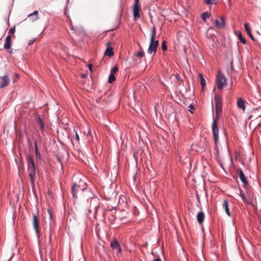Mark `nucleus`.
Returning <instances> with one entry per match:
<instances>
[{
	"instance_id": "nucleus-14",
	"label": "nucleus",
	"mask_w": 261,
	"mask_h": 261,
	"mask_svg": "<svg viewBox=\"0 0 261 261\" xmlns=\"http://www.w3.org/2000/svg\"><path fill=\"white\" fill-rule=\"evenodd\" d=\"M28 168L29 167H35V165L32 156L29 155L27 158Z\"/></svg>"
},
{
	"instance_id": "nucleus-8",
	"label": "nucleus",
	"mask_w": 261,
	"mask_h": 261,
	"mask_svg": "<svg viewBox=\"0 0 261 261\" xmlns=\"http://www.w3.org/2000/svg\"><path fill=\"white\" fill-rule=\"evenodd\" d=\"M111 247L113 249H115L118 253L121 252V248L119 242L116 240H114L111 243Z\"/></svg>"
},
{
	"instance_id": "nucleus-46",
	"label": "nucleus",
	"mask_w": 261,
	"mask_h": 261,
	"mask_svg": "<svg viewBox=\"0 0 261 261\" xmlns=\"http://www.w3.org/2000/svg\"><path fill=\"white\" fill-rule=\"evenodd\" d=\"M220 166H221L222 168H223V165H222V163H220Z\"/></svg>"
},
{
	"instance_id": "nucleus-11",
	"label": "nucleus",
	"mask_w": 261,
	"mask_h": 261,
	"mask_svg": "<svg viewBox=\"0 0 261 261\" xmlns=\"http://www.w3.org/2000/svg\"><path fill=\"white\" fill-rule=\"evenodd\" d=\"M215 24L218 28H223L225 26L224 19L223 17H221L220 19L215 20Z\"/></svg>"
},
{
	"instance_id": "nucleus-29",
	"label": "nucleus",
	"mask_w": 261,
	"mask_h": 261,
	"mask_svg": "<svg viewBox=\"0 0 261 261\" xmlns=\"http://www.w3.org/2000/svg\"><path fill=\"white\" fill-rule=\"evenodd\" d=\"M156 35V30L154 27H153L151 30V34L150 39H154Z\"/></svg>"
},
{
	"instance_id": "nucleus-9",
	"label": "nucleus",
	"mask_w": 261,
	"mask_h": 261,
	"mask_svg": "<svg viewBox=\"0 0 261 261\" xmlns=\"http://www.w3.org/2000/svg\"><path fill=\"white\" fill-rule=\"evenodd\" d=\"M106 45L107 46V48L105 51V55L112 57L114 55V52L113 48L110 46L111 45V43L110 42H107L106 43Z\"/></svg>"
},
{
	"instance_id": "nucleus-30",
	"label": "nucleus",
	"mask_w": 261,
	"mask_h": 261,
	"mask_svg": "<svg viewBox=\"0 0 261 261\" xmlns=\"http://www.w3.org/2000/svg\"><path fill=\"white\" fill-rule=\"evenodd\" d=\"M95 201H97V200H93V204H94V203H95ZM99 207V203H98V204H97V205H95V206L94 205V204H93V209H94V212H95V214H96V213H97V210H98V207Z\"/></svg>"
},
{
	"instance_id": "nucleus-33",
	"label": "nucleus",
	"mask_w": 261,
	"mask_h": 261,
	"mask_svg": "<svg viewBox=\"0 0 261 261\" xmlns=\"http://www.w3.org/2000/svg\"><path fill=\"white\" fill-rule=\"evenodd\" d=\"M136 55L137 57H138L139 58L142 57L144 55V52H143V50L142 49L141 50H140L138 52H137Z\"/></svg>"
},
{
	"instance_id": "nucleus-21",
	"label": "nucleus",
	"mask_w": 261,
	"mask_h": 261,
	"mask_svg": "<svg viewBox=\"0 0 261 261\" xmlns=\"http://www.w3.org/2000/svg\"><path fill=\"white\" fill-rule=\"evenodd\" d=\"M84 34V32H80V35H79V38L76 37L75 34V35L72 36L73 39L74 41H77V42L82 41Z\"/></svg>"
},
{
	"instance_id": "nucleus-28",
	"label": "nucleus",
	"mask_w": 261,
	"mask_h": 261,
	"mask_svg": "<svg viewBox=\"0 0 261 261\" xmlns=\"http://www.w3.org/2000/svg\"><path fill=\"white\" fill-rule=\"evenodd\" d=\"M239 39L240 41L244 44H246V39L243 36H242V34L240 33L239 35Z\"/></svg>"
},
{
	"instance_id": "nucleus-22",
	"label": "nucleus",
	"mask_w": 261,
	"mask_h": 261,
	"mask_svg": "<svg viewBox=\"0 0 261 261\" xmlns=\"http://www.w3.org/2000/svg\"><path fill=\"white\" fill-rule=\"evenodd\" d=\"M199 77H200V84L202 86V90H204V87L206 86V82H205L204 77H203V75L202 74H199Z\"/></svg>"
},
{
	"instance_id": "nucleus-23",
	"label": "nucleus",
	"mask_w": 261,
	"mask_h": 261,
	"mask_svg": "<svg viewBox=\"0 0 261 261\" xmlns=\"http://www.w3.org/2000/svg\"><path fill=\"white\" fill-rule=\"evenodd\" d=\"M37 121H38V122L39 124V126L40 127V129L42 131L44 130V123H43V120L41 118L38 117L37 119Z\"/></svg>"
},
{
	"instance_id": "nucleus-24",
	"label": "nucleus",
	"mask_w": 261,
	"mask_h": 261,
	"mask_svg": "<svg viewBox=\"0 0 261 261\" xmlns=\"http://www.w3.org/2000/svg\"><path fill=\"white\" fill-rule=\"evenodd\" d=\"M204 2L207 5H216L217 0H204Z\"/></svg>"
},
{
	"instance_id": "nucleus-19",
	"label": "nucleus",
	"mask_w": 261,
	"mask_h": 261,
	"mask_svg": "<svg viewBox=\"0 0 261 261\" xmlns=\"http://www.w3.org/2000/svg\"><path fill=\"white\" fill-rule=\"evenodd\" d=\"M215 107L222 106V98L220 96L215 97Z\"/></svg>"
},
{
	"instance_id": "nucleus-42",
	"label": "nucleus",
	"mask_w": 261,
	"mask_h": 261,
	"mask_svg": "<svg viewBox=\"0 0 261 261\" xmlns=\"http://www.w3.org/2000/svg\"><path fill=\"white\" fill-rule=\"evenodd\" d=\"M71 29L73 30H74L73 26L72 25V24L71 23ZM75 33H76V32L77 31V29H75Z\"/></svg>"
},
{
	"instance_id": "nucleus-13",
	"label": "nucleus",
	"mask_w": 261,
	"mask_h": 261,
	"mask_svg": "<svg viewBox=\"0 0 261 261\" xmlns=\"http://www.w3.org/2000/svg\"><path fill=\"white\" fill-rule=\"evenodd\" d=\"M11 46V37L10 35L7 36L6 38V42L4 44V48L7 49H10Z\"/></svg>"
},
{
	"instance_id": "nucleus-41",
	"label": "nucleus",
	"mask_w": 261,
	"mask_h": 261,
	"mask_svg": "<svg viewBox=\"0 0 261 261\" xmlns=\"http://www.w3.org/2000/svg\"><path fill=\"white\" fill-rule=\"evenodd\" d=\"M92 205V201H91V202H90V209H89V212H90V213H91V211H92V205Z\"/></svg>"
},
{
	"instance_id": "nucleus-32",
	"label": "nucleus",
	"mask_w": 261,
	"mask_h": 261,
	"mask_svg": "<svg viewBox=\"0 0 261 261\" xmlns=\"http://www.w3.org/2000/svg\"><path fill=\"white\" fill-rule=\"evenodd\" d=\"M162 48L163 50H166L167 49V47L166 45V42L165 41H164L162 42Z\"/></svg>"
},
{
	"instance_id": "nucleus-47",
	"label": "nucleus",
	"mask_w": 261,
	"mask_h": 261,
	"mask_svg": "<svg viewBox=\"0 0 261 261\" xmlns=\"http://www.w3.org/2000/svg\"><path fill=\"white\" fill-rule=\"evenodd\" d=\"M135 2H136L137 3H138V2H139V0H135Z\"/></svg>"
},
{
	"instance_id": "nucleus-39",
	"label": "nucleus",
	"mask_w": 261,
	"mask_h": 261,
	"mask_svg": "<svg viewBox=\"0 0 261 261\" xmlns=\"http://www.w3.org/2000/svg\"><path fill=\"white\" fill-rule=\"evenodd\" d=\"M75 137H76V140L79 142V141H80V137H79V135L77 134V133H76V132Z\"/></svg>"
},
{
	"instance_id": "nucleus-36",
	"label": "nucleus",
	"mask_w": 261,
	"mask_h": 261,
	"mask_svg": "<svg viewBox=\"0 0 261 261\" xmlns=\"http://www.w3.org/2000/svg\"><path fill=\"white\" fill-rule=\"evenodd\" d=\"M189 108H190V109H189V111H191L192 113H193V112L191 111V110H194V105H190L189 107Z\"/></svg>"
},
{
	"instance_id": "nucleus-45",
	"label": "nucleus",
	"mask_w": 261,
	"mask_h": 261,
	"mask_svg": "<svg viewBox=\"0 0 261 261\" xmlns=\"http://www.w3.org/2000/svg\"><path fill=\"white\" fill-rule=\"evenodd\" d=\"M81 77H82V78H85V77H86V74L82 75Z\"/></svg>"
},
{
	"instance_id": "nucleus-12",
	"label": "nucleus",
	"mask_w": 261,
	"mask_h": 261,
	"mask_svg": "<svg viewBox=\"0 0 261 261\" xmlns=\"http://www.w3.org/2000/svg\"><path fill=\"white\" fill-rule=\"evenodd\" d=\"M238 108L241 109L243 111L245 110V102L242 98H239L237 101Z\"/></svg>"
},
{
	"instance_id": "nucleus-4",
	"label": "nucleus",
	"mask_w": 261,
	"mask_h": 261,
	"mask_svg": "<svg viewBox=\"0 0 261 261\" xmlns=\"http://www.w3.org/2000/svg\"><path fill=\"white\" fill-rule=\"evenodd\" d=\"M141 10V5L140 2L137 3L135 1V4L133 8V16L135 20L138 19L140 17V12Z\"/></svg>"
},
{
	"instance_id": "nucleus-40",
	"label": "nucleus",
	"mask_w": 261,
	"mask_h": 261,
	"mask_svg": "<svg viewBox=\"0 0 261 261\" xmlns=\"http://www.w3.org/2000/svg\"><path fill=\"white\" fill-rule=\"evenodd\" d=\"M48 214L49 215V218L50 219H52V217H53V216H52V214L51 213V212L50 211H48Z\"/></svg>"
},
{
	"instance_id": "nucleus-49",
	"label": "nucleus",
	"mask_w": 261,
	"mask_h": 261,
	"mask_svg": "<svg viewBox=\"0 0 261 261\" xmlns=\"http://www.w3.org/2000/svg\"><path fill=\"white\" fill-rule=\"evenodd\" d=\"M58 160L59 162H60V161H61V160H60L59 158H58Z\"/></svg>"
},
{
	"instance_id": "nucleus-20",
	"label": "nucleus",
	"mask_w": 261,
	"mask_h": 261,
	"mask_svg": "<svg viewBox=\"0 0 261 261\" xmlns=\"http://www.w3.org/2000/svg\"><path fill=\"white\" fill-rule=\"evenodd\" d=\"M223 206L225 209V212L227 214V215L229 216H230V212L228 208V203L226 200H224L223 201Z\"/></svg>"
},
{
	"instance_id": "nucleus-35",
	"label": "nucleus",
	"mask_w": 261,
	"mask_h": 261,
	"mask_svg": "<svg viewBox=\"0 0 261 261\" xmlns=\"http://www.w3.org/2000/svg\"><path fill=\"white\" fill-rule=\"evenodd\" d=\"M34 148H35V152L38 151L37 143L36 142H34Z\"/></svg>"
},
{
	"instance_id": "nucleus-50",
	"label": "nucleus",
	"mask_w": 261,
	"mask_h": 261,
	"mask_svg": "<svg viewBox=\"0 0 261 261\" xmlns=\"http://www.w3.org/2000/svg\"><path fill=\"white\" fill-rule=\"evenodd\" d=\"M260 125H261V123H260Z\"/></svg>"
},
{
	"instance_id": "nucleus-3",
	"label": "nucleus",
	"mask_w": 261,
	"mask_h": 261,
	"mask_svg": "<svg viewBox=\"0 0 261 261\" xmlns=\"http://www.w3.org/2000/svg\"><path fill=\"white\" fill-rule=\"evenodd\" d=\"M159 44V40H154V39H150L149 46L147 50L148 53L149 54L156 53Z\"/></svg>"
},
{
	"instance_id": "nucleus-27",
	"label": "nucleus",
	"mask_w": 261,
	"mask_h": 261,
	"mask_svg": "<svg viewBox=\"0 0 261 261\" xmlns=\"http://www.w3.org/2000/svg\"><path fill=\"white\" fill-rule=\"evenodd\" d=\"M115 80H116V77H115L114 74L110 73L109 77V79H108L109 83H112Z\"/></svg>"
},
{
	"instance_id": "nucleus-31",
	"label": "nucleus",
	"mask_w": 261,
	"mask_h": 261,
	"mask_svg": "<svg viewBox=\"0 0 261 261\" xmlns=\"http://www.w3.org/2000/svg\"><path fill=\"white\" fill-rule=\"evenodd\" d=\"M118 70V68L117 66H114L111 70V73L112 74H115V73H116Z\"/></svg>"
},
{
	"instance_id": "nucleus-10",
	"label": "nucleus",
	"mask_w": 261,
	"mask_h": 261,
	"mask_svg": "<svg viewBox=\"0 0 261 261\" xmlns=\"http://www.w3.org/2000/svg\"><path fill=\"white\" fill-rule=\"evenodd\" d=\"M33 225L35 230L36 233H39V221L36 215H34L33 217Z\"/></svg>"
},
{
	"instance_id": "nucleus-7",
	"label": "nucleus",
	"mask_w": 261,
	"mask_h": 261,
	"mask_svg": "<svg viewBox=\"0 0 261 261\" xmlns=\"http://www.w3.org/2000/svg\"><path fill=\"white\" fill-rule=\"evenodd\" d=\"M1 81L0 82V88H4L8 85L10 83V79L7 75L1 77Z\"/></svg>"
},
{
	"instance_id": "nucleus-37",
	"label": "nucleus",
	"mask_w": 261,
	"mask_h": 261,
	"mask_svg": "<svg viewBox=\"0 0 261 261\" xmlns=\"http://www.w3.org/2000/svg\"><path fill=\"white\" fill-rule=\"evenodd\" d=\"M35 155L37 159H40V154L39 151L35 152Z\"/></svg>"
},
{
	"instance_id": "nucleus-1",
	"label": "nucleus",
	"mask_w": 261,
	"mask_h": 261,
	"mask_svg": "<svg viewBox=\"0 0 261 261\" xmlns=\"http://www.w3.org/2000/svg\"><path fill=\"white\" fill-rule=\"evenodd\" d=\"M216 118H213V123L212 125V132L214 136V141L215 144H217L219 141V129L218 127V123L217 118H218L222 112V106L215 107Z\"/></svg>"
},
{
	"instance_id": "nucleus-6",
	"label": "nucleus",
	"mask_w": 261,
	"mask_h": 261,
	"mask_svg": "<svg viewBox=\"0 0 261 261\" xmlns=\"http://www.w3.org/2000/svg\"><path fill=\"white\" fill-rule=\"evenodd\" d=\"M237 173L240 177V180L244 184V186L246 187L248 185V181L246 178L245 174H244L243 171L241 169H238L237 170Z\"/></svg>"
},
{
	"instance_id": "nucleus-5",
	"label": "nucleus",
	"mask_w": 261,
	"mask_h": 261,
	"mask_svg": "<svg viewBox=\"0 0 261 261\" xmlns=\"http://www.w3.org/2000/svg\"><path fill=\"white\" fill-rule=\"evenodd\" d=\"M29 176L30 178L31 184L32 187L35 186V180L36 177L35 167H29L28 168Z\"/></svg>"
},
{
	"instance_id": "nucleus-34",
	"label": "nucleus",
	"mask_w": 261,
	"mask_h": 261,
	"mask_svg": "<svg viewBox=\"0 0 261 261\" xmlns=\"http://www.w3.org/2000/svg\"><path fill=\"white\" fill-rule=\"evenodd\" d=\"M15 32V27H14L13 28H11L9 30V34H10V33L11 34H14V32Z\"/></svg>"
},
{
	"instance_id": "nucleus-38",
	"label": "nucleus",
	"mask_w": 261,
	"mask_h": 261,
	"mask_svg": "<svg viewBox=\"0 0 261 261\" xmlns=\"http://www.w3.org/2000/svg\"><path fill=\"white\" fill-rule=\"evenodd\" d=\"M92 67H93L92 64H90L89 65L88 68H89V69L91 71V72H92Z\"/></svg>"
},
{
	"instance_id": "nucleus-25",
	"label": "nucleus",
	"mask_w": 261,
	"mask_h": 261,
	"mask_svg": "<svg viewBox=\"0 0 261 261\" xmlns=\"http://www.w3.org/2000/svg\"><path fill=\"white\" fill-rule=\"evenodd\" d=\"M240 196L241 197V198H242L243 200L247 203H250L247 199L246 197H245L244 194L243 193V191L242 190V189H240Z\"/></svg>"
},
{
	"instance_id": "nucleus-26",
	"label": "nucleus",
	"mask_w": 261,
	"mask_h": 261,
	"mask_svg": "<svg viewBox=\"0 0 261 261\" xmlns=\"http://www.w3.org/2000/svg\"><path fill=\"white\" fill-rule=\"evenodd\" d=\"M211 16V14L208 13V12H204L202 14V19L204 21H206V19L207 18H209Z\"/></svg>"
},
{
	"instance_id": "nucleus-48",
	"label": "nucleus",
	"mask_w": 261,
	"mask_h": 261,
	"mask_svg": "<svg viewBox=\"0 0 261 261\" xmlns=\"http://www.w3.org/2000/svg\"><path fill=\"white\" fill-rule=\"evenodd\" d=\"M9 53H12V50H11V49H10V50L9 51Z\"/></svg>"
},
{
	"instance_id": "nucleus-43",
	"label": "nucleus",
	"mask_w": 261,
	"mask_h": 261,
	"mask_svg": "<svg viewBox=\"0 0 261 261\" xmlns=\"http://www.w3.org/2000/svg\"><path fill=\"white\" fill-rule=\"evenodd\" d=\"M175 77L177 80H179L180 79V76L178 74H176L175 75Z\"/></svg>"
},
{
	"instance_id": "nucleus-17",
	"label": "nucleus",
	"mask_w": 261,
	"mask_h": 261,
	"mask_svg": "<svg viewBox=\"0 0 261 261\" xmlns=\"http://www.w3.org/2000/svg\"><path fill=\"white\" fill-rule=\"evenodd\" d=\"M80 186H78L76 184L73 185L72 187L71 192L72 196L74 198L77 197V189L79 188Z\"/></svg>"
},
{
	"instance_id": "nucleus-2",
	"label": "nucleus",
	"mask_w": 261,
	"mask_h": 261,
	"mask_svg": "<svg viewBox=\"0 0 261 261\" xmlns=\"http://www.w3.org/2000/svg\"><path fill=\"white\" fill-rule=\"evenodd\" d=\"M216 86L217 88L222 90L226 86V80L224 75L219 71L216 77Z\"/></svg>"
},
{
	"instance_id": "nucleus-44",
	"label": "nucleus",
	"mask_w": 261,
	"mask_h": 261,
	"mask_svg": "<svg viewBox=\"0 0 261 261\" xmlns=\"http://www.w3.org/2000/svg\"><path fill=\"white\" fill-rule=\"evenodd\" d=\"M153 261H162L160 258L154 259Z\"/></svg>"
},
{
	"instance_id": "nucleus-16",
	"label": "nucleus",
	"mask_w": 261,
	"mask_h": 261,
	"mask_svg": "<svg viewBox=\"0 0 261 261\" xmlns=\"http://www.w3.org/2000/svg\"><path fill=\"white\" fill-rule=\"evenodd\" d=\"M204 219V214L203 212H199L197 215V220L199 224H202Z\"/></svg>"
},
{
	"instance_id": "nucleus-15",
	"label": "nucleus",
	"mask_w": 261,
	"mask_h": 261,
	"mask_svg": "<svg viewBox=\"0 0 261 261\" xmlns=\"http://www.w3.org/2000/svg\"><path fill=\"white\" fill-rule=\"evenodd\" d=\"M38 11L37 10L35 11L33 13L30 14L28 15V17L32 21H34L38 19Z\"/></svg>"
},
{
	"instance_id": "nucleus-18",
	"label": "nucleus",
	"mask_w": 261,
	"mask_h": 261,
	"mask_svg": "<svg viewBox=\"0 0 261 261\" xmlns=\"http://www.w3.org/2000/svg\"><path fill=\"white\" fill-rule=\"evenodd\" d=\"M244 28H245V31H246V32L247 33V34L249 35V36L250 37V38L254 40V37L253 36V35H252L251 34V30H250V28L249 27V24L248 23H245L244 24Z\"/></svg>"
}]
</instances>
